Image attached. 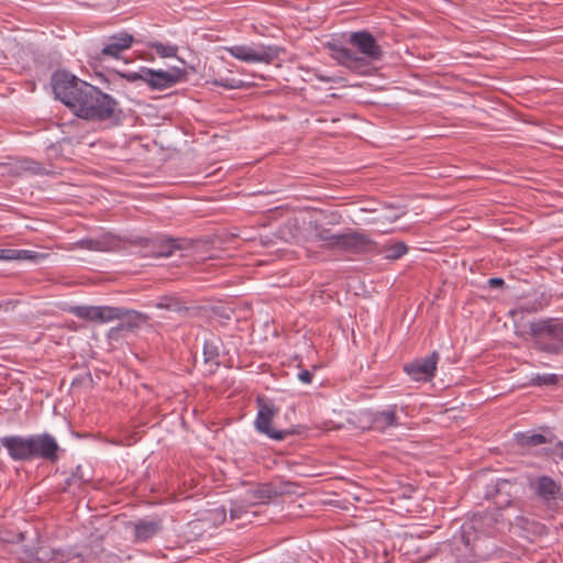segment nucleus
<instances>
[{"instance_id": "1", "label": "nucleus", "mask_w": 563, "mask_h": 563, "mask_svg": "<svg viewBox=\"0 0 563 563\" xmlns=\"http://www.w3.org/2000/svg\"><path fill=\"white\" fill-rule=\"evenodd\" d=\"M496 521L490 512L475 515L472 520L461 526L460 532L450 541L439 544L438 553L445 556L448 563H471L477 558H483L486 553L481 545L482 536L489 534V527Z\"/></svg>"}, {"instance_id": "2", "label": "nucleus", "mask_w": 563, "mask_h": 563, "mask_svg": "<svg viewBox=\"0 0 563 563\" xmlns=\"http://www.w3.org/2000/svg\"><path fill=\"white\" fill-rule=\"evenodd\" d=\"M349 43L356 48L353 52L342 45H332V57L342 66L363 74L369 63L378 62L383 57V49L376 38L368 31H358L351 33Z\"/></svg>"}, {"instance_id": "3", "label": "nucleus", "mask_w": 563, "mask_h": 563, "mask_svg": "<svg viewBox=\"0 0 563 563\" xmlns=\"http://www.w3.org/2000/svg\"><path fill=\"white\" fill-rule=\"evenodd\" d=\"M52 87L56 99L81 119L95 86L70 73L57 71L52 76Z\"/></svg>"}, {"instance_id": "4", "label": "nucleus", "mask_w": 563, "mask_h": 563, "mask_svg": "<svg viewBox=\"0 0 563 563\" xmlns=\"http://www.w3.org/2000/svg\"><path fill=\"white\" fill-rule=\"evenodd\" d=\"M532 347L539 352L559 355L563 353V322L554 318L530 322Z\"/></svg>"}, {"instance_id": "5", "label": "nucleus", "mask_w": 563, "mask_h": 563, "mask_svg": "<svg viewBox=\"0 0 563 563\" xmlns=\"http://www.w3.org/2000/svg\"><path fill=\"white\" fill-rule=\"evenodd\" d=\"M528 488L532 497L550 512H558L563 505V486L553 477L539 474L530 476Z\"/></svg>"}, {"instance_id": "6", "label": "nucleus", "mask_w": 563, "mask_h": 563, "mask_svg": "<svg viewBox=\"0 0 563 563\" xmlns=\"http://www.w3.org/2000/svg\"><path fill=\"white\" fill-rule=\"evenodd\" d=\"M316 238L328 250L353 254L367 251L371 244L365 234L355 231L333 234L329 229L320 228L317 229Z\"/></svg>"}, {"instance_id": "7", "label": "nucleus", "mask_w": 563, "mask_h": 563, "mask_svg": "<svg viewBox=\"0 0 563 563\" xmlns=\"http://www.w3.org/2000/svg\"><path fill=\"white\" fill-rule=\"evenodd\" d=\"M278 495L279 493L277 488L272 484H263L257 488L247 490L243 498L231 500V519L251 522V517L254 516L255 512L250 511V507L257 504H264Z\"/></svg>"}, {"instance_id": "8", "label": "nucleus", "mask_w": 563, "mask_h": 563, "mask_svg": "<svg viewBox=\"0 0 563 563\" xmlns=\"http://www.w3.org/2000/svg\"><path fill=\"white\" fill-rule=\"evenodd\" d=\"M85 112L81 119L95 122H101L114 117L118 109V102L110 95L104 93L98 87H93L91 98L84 108Z\"/></svg>"}, {"instance_id": "9", "label": "nucleus", "mask_w": 563, "mask_h": 563, "mask_svg": "<svg viewBox=\"0 0 563 563\" xmlns=\"http://www.w3.org/2000/svg\"><path fill=\"white\" fill-rule=\"evenodd\" d=\"M30 451L31 461L41 459L49 463H56L59 460L60 446L57 440L49 433L31 434Z\"/></svg>"}, {"instance_id": "10", "label": "nucleus", "mask_w": 563, "mask_h": 563, "mask_svg": "<svg viewBox=\"0 0 563 563\" xmlns=\"http://www.w3.org/2000/svg\"><path fill=\"white\" fill-rule=\"evenodd\" d=\"M257 416L254 421L255 429L271 439L282 440V430L271 428L272 420L278 415V407L266 397H257Z\"/></svg>"}, {"instance_id": "11", "label": "nucleus", "mask_w": 563, "mask_h": 563, "mask_svg": "<svg viewBox=\"0 0 563 563\" xmlns=\"http://www.w3.org/2000/svg\"><path fill=\"white\" fill-rule=\"evenodd\" d=\"M228 53L234 58L244 63H269L277 55V51L263 45H233L227 48Z\"/></svg>"}, {"instance_id": "12", "label": "nucleus", "mask_w": 563, "mask_h": 563, "mask_svg": "<svg viewBox=\"0 0 563 563\" xmlns=\"http://www.w3.org/2000/svg\"><path fill=\"white\" fill-rule=\"evenodd\" d=\"M439 353L433 351L426 357L416 358L404 366L406 374L416 382H430L435 376Z\"/></svg>"}, {"instance_id": "13", "label": "nucleus", "mask_w": 563, "mask_h": 563, "mask_svg": "<svg viewBox=\"0 0 563 563\" xmlns=\"http://www.w3.org/2000/svg\"><path fill=\"white\" fill-rule=\"evenodd\" d=\"M187 71L183 68L173 67L168 70L145 69L144 82L153 89H167L186 79Z\"/></svg>"}, {"instance_id": "14", "label": "nucleus", "mask_w": 563, "mask_h": 563, "mask_svg": "<svg viewBox=\"0 0 563 563\" xmlns=\"http://www.w3.org/2000/svg\"><path fill=\"white\" fill-rule=\"evenodd\" d=\"M70 311L77 318L98 323L111 322L123 314L120 307L110 306H76Z\"/></svg>"}, {"instance_id": "15", "label": "nucleus", "mask_w": 563, "mask_h": 563, "mask_svg": "<svg viewBox=\"0 0 563 563\" xmlns=\"http://www.w3.org/2000/svg\"><path fill=\"white\" fill-rule=\"evenodd\" d=\"M517 494L516 483L506 478H497L487 485L485 496L493 498L496 506L501 509L512 504V496Z\"/></svg>"}, {"instance_id": "16", "label": "nucleus", "mask_w": 563, "mask_h": 563, "mask_svg": "<svg viewBox=\"0 0 563 563\" xmlns=\"http://www.w3.org/2000/svg\"><path fill=\"white\" fill-rule=\"evenodd\" d=\"M133 36L128 32H119L109 36L103 44L102 49L96 54V58L100 62L107 58H119L121 53L132 46Z\"/></svg>"}, {"instance_id": "17", "label": "nucleus", "mask_w": 563, "mask_h": 563, "mask_svg": "<svg viewBox=\"0 0 563 563\" xmlns=\"http://www.w3.org/2000/svg\"><path fill=\"white\" fill-rule=\"evenodd\" d=\"M0 445L15 462L31 461L30 438L23 435H5L0 438Z\"/></svg>"}, {"instance_id": "18", "label": "nucleus", "mask_w": 563, "mask_h": 563, "mask_svg": "<svg viewBox=\"0 0 563 563\" xmlns=\"http://www.w3.org/2000/svg\"><path fill=\"white\" fill-rule=\"evenodd\" d=\"M307 224L302 212L289 211L284 208V242H299Z\"/></svg>"}, {"instance_id": "19", "label": "nucleus", "mask_w": 563, "mask_h": 563, "mask_svg": "<svg viewBox=\"0 0 563 563\" xmlns=\"http://www.w3.org/2000/svg\"><path fill=\"white\" fill-rule=\"evenodd\" d=\"M552 296L545 291L537 292L531 297L521 300L515 309L510 311L511 314L517 313H536L551 303Z\"/></svg>"}, {"instance_id": "20", "label": "nucleus", "mask_w": 563, "mask_h": 563, "mask_svg": "<svg viewBox=\"0 0 563 563\" xmlns=\"http://www.w3.org/2000/svg\"><path fill=\"white\" fill-rule=\"evenodd\" d=\"M397 412V405H389L385 409L374 412L372 415V429L384 432L388 428L398 427L400 422Z\"/></svg>"}, {"instance_id": "21", "label": "nucleus", "mask_w": 563, "mask_h": 563, "mask_svg": "<svg viewBox=\"0 0 563 563\" xmlns=\"http://www.w3.org/2000/svg\"><path fill=\"white\" fill-rule=\"evenodd\" d=\"M128 527L132 528L135 542H145L156 536L162 529L161 521L156 519H140L129 522Z\"/></svg>"}, {"instance_id": "22", "label": "nucleus", "mask_w": 563, "mask_h": 563, "mask_svg": "<svg viewBox=\"0 0 563 563\" xmlns=\"http://www.w3.org/2000/svg\"><path fill=\"white\" fill-rule=\"evenodd\" d=\"M88 556L89 554L87 550L75 545L65 549H52L49 559L56 563H65L73 559H80L81 561H85Z\"/></svg>"}, {"instance_id": "23", "label": "nucleus", "mask_w": 563, "mask_h": 563, "mask_svg": "<svg viewBox=\"0 0 563 563\" xmlns=\"http://www.w3.org/2000/svg\"><path fill=\"white\" fill-rule=\"evenodd\" d=\"M122 311V316L118 319L121 320V327L124 330H135L139 329L142 324L146 323L150 317L143 312L136 310H128L124 308H120Z\"/></svg>"}, {"instance_id": "24", "label": "nucleus", "mask_w": 563, "mask_h": 563, "mask_svg": "<svg viewBox=\"0 0 563 563\" xmlns=\"http://www.w3.org/2000/svg\"><path fill=\"white\" fill-rule=\"evenodd\" d=\"M153 306L157 309H164L179 316H187L189 312V308L186 303L176 296H163L158 298Z\"/></svg>"}, {"instance_id": "25", "label": "nucleus", "mask_w": 563, "mask_h": 563, "mask_svg": "<svg viewBox=\"0 0 563 563\" xmlns=\"http://www.w3.org/2000/svg\"><path fill=\"white\" fill-rule=\"evenodd\" d=\"M516 444L520 448H533L550 442V440L541 434L532 431L515 433Z\"/></svg>"}, {"instance_id": "26", "label": "nucleus", "mask_w": 563, "mask_h": 563, "mask_svg": "<svg viewBox=\"0 0 563 563\" xmlns=\"http://www.w3.org/2000/svg\"><path fill=\"white\" fill-rule=\"evenodd\" d=\"M408 252V246L404 242H396L390 245H383L378 250V254L385 260L396 261L402 257Z\"/></svg>"}, {"instance_id": "27", "label": "nucleus", "mask_w": 563, "mask_h": 563, "mask_svg": "<svg viewBox=\"0 0 563 563\" xmlns=\"http://www.w3.org/2000/svg\"><path fill=\"white\" fill-rule=\"evenodd\" d=\"M292 486V483L284 481V511L287 510L286 515L289 517H300L301 512L299 510L301 509V505L291 497L289 500L286 499V495H291L294 493Z\"/></svg>"}, {"instance_id": "28", "label": "nucleus", "mask_w": 563, "mask_h": 563, "mask_svg": "<svg viewBox=\"0 0 563 563\" xmlns=\"http://www.w3.org/2000/svg\"><path fill=\"white\" fill-rule=\"evenodd\" d=\"M221 341L216 336L206 339L203 342V356L205 362L218 363L217 360L220 355Z\"/></svg>"}, {"instance_id": "29", "label": "nucleus", "mask_w": 563, "mask_h": 563, "mask_svg": "<svg viewBox=\"0 0 563 563\" xmlns=\"http://www.w3.org/2000/svg\"><path fill=\"white\" fill-rule=\"evenodd\" d=\"M181 241L175 239L163 240L158 245L157 250L154 251V255L158 257H169L176 250H181Z\"/></svg>"}, {"instance_id": "30", "label": "nucleus", "mask_w": 563, "mask_h": 563, "mask_svg": "<svg viewBox=\"0 0 563 563\" xmlns=\"http://www.w3.org/2000/svg\"><path fill=\"white\" fill-rule=\"evenodd\" d=\"M560 382L558 374L544 373V374H532L528 386L542 387V386H555Z\"/></svg>"}, {"instance_id": "31", "label": "nucleus", "mask_w": 563, "mask_h": 563, "mask_svg": "<svg viewBox=\"0 0 563 563\" xmlns=\"http://www.w3.org/2000/svg\"><path fill=\"white\" fill-rule=\"evenodd\" d=\"M37 257L34 251L9 249L8 261H35Z\"/></svg>"}, {"instance_id": "32", "label": "nucleus", "mask_w": 563, "mask_h": 563, "mask_svg": "<svg viewBox=\"0 0 563 563\" xmlns=\"http://www.w3.org/2000/svg\"><path fill=\"white\" fill-rule=\"evenodd\" d=\"M151 47L161 57H174L177 55V52H178V47L176 45L163 44L159 42L152 43Z\"/></svg>"}, {"instance_id": "33", "label": "nucleus", "mask_w": 563, "mask_h": 563, "mask_svg": "<svg viewBox=\"0 0 563 563\" xmlns=\"http://www.w3.org/2000/svg\"><path fill=\"white\" fill-rule=\"evenodd\" d=\"M76 247L86 249L89 251H104L106 243L96 239H84L75 243Z\"/></svg>"}, {"instance_id": "34", "label": "nucleus", "mask_w": 563, "mask_h": 563, "mask_svg": "<svg viewBox=\"0 0 563 563\" xmlns=\"http://www.w3.org/2000/svg\"><path fill=\"white\" fill-rule=\"evenodd\" d=\"M19 168L31 174H42L44 172V168L41 166V164L32 159H22L20 162Z\"/></svg>"}, {"instance_id": "35", "label": "nucleus", "mask_w": 563, "mask_h": 563, "mask_svg": "<svg viewBox=\"0 0 563 563\" xmlns=\"http://www.w3.org/2000/svg\"><path fill=\"white\" fill-rule=\"evenodd\" d=\"M547 454L556 463L563 461V442L558 441L552 449L547 451Z\"/></svg>"}, {"instance_id": "36", "label": "nucleus", "mask_w": 563, "mask_h": 563, "mask_svg": "<svg viewBox=\"0 0 563 563\" xmlns=\"http://www.w3.org/2000/svg\"><path fill=\"white\" fill-rule=\"evenodd\" d=\"M145 69L146 68H142L140 73H136V71L118 73V75L120 77H122V78H125L130 82H134V81H137V80H143L144 81Z\"/></svg>"}, {"instance_id": "37", "label": "nucleus", "mask_w": 563, "mask_h": 563, "mask_svg": "<svg viewBox=\"0 0 563 563\" xmlns=\"http://www.w3.org/2000/svg\"><path fill=\"white\" fill-rule=\"evenodd\" d=\"M213 84L216 86L224 87L228 89H236L240 87V81L235 79H214Z\"/></svg>"}, {"instance_id": "38", "label": "nucleus", "mask_w": 563, "mask_h": 563, "mask_svg": "<svg viewBox=\"0 0 563 563\" xmlns=\"http://www.w3.org/2000/svg\"><path fill=\"white\" fill-rule=\"evenodd\" d=\"M89 478H85L81 473V466H77L76 471L73 473L71 477L68 479V484L84 483L88 482Z\"/></svg>"}, {"instance_id": "39", "label": "nucleus", "mask_w": 563, "mask_h": 563, "mask_svg": "<svg viewBox=\"0 0 563 563\" xmlns=\"http://www.w3.org/2000/svg\"><path fill=\"white\" fill-rule=\"evenodd\" d=\"M312 373L308 369H301L297 373V378L303 384H310L312 382Z\"/></svg>"}, {"instance_id": "40", "label": "nucleus", "mask_w": 563, "mask_h": 563, "mask_svg": "<svg viewBox=\"0 0 563 563\" xmlns=\"http://www.w3.org/2000/svg\"><path fill=\"white\" fill-rule=\"evenodd\" d=\"M306 431H307L306 427H303V426H296V427H292L290 429H284L283 434H284V439H285L289 434L301 435V434L306 433Z\"/></svg>"}, {"instance_id": "41", "label": "nucleus", "mask_w": 563, "mask_h": 563, "mask_svg": "<svg viewBox=\"0 0 563 563\" xmlns=\"http://www.w3.org/2000/svg\"><path fill=\"white\" fill-rule=\"evenodd\" d=\"M489 288H504L505 280L500 277H492L487 280Z\"/></svg>"}, {"instance_id": "42", "label": "nucleus", "mask_w": 563, "mask_h": 563, "mask_svg": "<svg viewBox=\"0 0 563 563\" xmlns=\"http://www.w3.org/2000/svg\"><path fill=\"white\" fill-rule=\"evenodd\" d=\"M124 330L122 327H121V323L117 327H112L109 332H108V336L110 339H118L119 338V334L120 332Z\"/></svg>"}, {"instance_id": "43", "label": "nucleus", "mask_w": 563, "mask_h": 563, "mask_svg": "<svg viewBox=\"0 0 563 563\" xmlns=\"http://www.w3.org/2000/svg\"><path fill=\"white\" fill-rule=\"evenodd\" d=\"M9 249H0V261H8Z\"/></svg>"}, {"instance_id": "44", "label": "nucleus", "mask_w": 563, "mask_h": 563, "mask_svg": "<svg viewBox=\"0 0 563 563\" xmlns=\"http://www.w3.org/2000/svg\"><path fill=\"white\" fill-rule=\"evenodd\" d=\"M516 522L518 526L523 527V525L528 523V519L523 516L516 517Z\"/></svg>"}, {"instance_id": "45", "label": "nucleus", "mask_w": 563, "mask_h": 563, "mask_svg": "<svg viewBox=\"0 0 563 563\" xmlns=\"http://www.w3.org/2000/svg\"><path fill=\"white\" fill-rule=\"evenodd\" d=\"M399 217H400L399 214H395V216H393V217L388 218V220H389L390 222H394V221H396Z\"/></svg>"}, {"instance_id": "46", "label": "nucleus", "mask_w": 563, "mask_h": 563, "mask_svg": "<svg viewBox=\"0 0 563 563\" xmlns=\"http://www.w3.org/2000/svg\"><path fill=\"white\" fill-rule=\"evenodd\" d=\"M287 563H299L298 559H294L291 560L290 562H287Z\"/></svg>"}]
</instances>
